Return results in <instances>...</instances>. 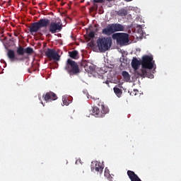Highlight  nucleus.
Wrapping results in <instances>:
<instances>
[{"mask_svg": "<svg viewBox=\"0 0 181 181\" xmlns=\"http://www.w3.org/2000/svg\"><path fill=\"white\" fill-rule=\"evenodd\" d=\"M64 70L69 74V76H77L80 73V68L76 61L68 59L66 63Z\"/></svg>", "mask_w": 181, "mask_h": 181, "instance_id": "5", "label": "nucleus"}, {"mask_svg": "<svg viewBox=\"0 0 181 181\" xmlns=\"http://www.w3.org/2000/svg\"><path fill=\"white\" fill-rule=\"evenodd\" d=\"M24 52L26 53V54H32L33 53V49L28 47L27 48L24 49Z\"/></svg>", "mask_w": 181, "mask_h": 181, "instance_id": "19", "label": "nucleus"}, {"mask_svg": "<svg viewBox=\"0 0 181 181\" xmlns=\"http://www.w3.org/2000/svg\"><path fill=\"white\" fill-rule=\"evenodd\" d=\"M93 2L95 4H103V2H104V0H93Z\"/></svg>", "mask_w": 181, "mask_h": 181, "instance_id": "22", "label": "nucleus"}, {"mask_svg": "<svg viewBox=\"0 0 181 181\" xmlns=\"http://www.w3.org/2000/svg\"><path fill=\"white\" fill-rule=\"evenodd\" d=\"M42 32L43 33H46L47 30H46V29H44V30H42Z\"/></svg>", "mask_w": 181, "mask_h": 181, "instance_id": "24", "label": "nucleus"}, {"mask_svg": "<svg viewBox=\"0 0 181 181\" xmlns=\"http://www.w3.org/2000/svg\"><path fill=\"white\" fill-rule=\"evenodd\" d=\"M88 36V37H90V39H94V37H95V33L92 31V32L89 33Z\"/></svg>", "mask_w": 181, "mask_h": 181, "instance_id": "21", "label": "nucleus"}, {"mask_svg": "<svg viewBox=\"0 0 181 181\" xmlns=\"http://www.w3.org/2000/svg\"><path fill=\"white\" fill-rule=\"evenodd\" d=\"M47 26L49 32L52 34L62 32V29H63V25L60 23H50V20L47 18H41L37 22H35L31 24L29 27V32L31 35H33V33H37L38 32V34L42 36L43 34L40 32V29H42V28H47Z\"/></svg>", "mask_w": 181, "mask_h": 181, "instance_id": "2", "label": "nucleus"}, {"mask_svg": "<svg viewBox=\"0 0 181 181\" xmlns=\"http://www.w3.org/2000/svg\"><path fill=\"white\" fill-rule=\"evenodd\" d=\"M81 65L83 67L86 71H88V73H89V71H93V64L88 62L87 60H83Z\"/></svg>", "mask_w": 181, "mask_h": 181, "instance_id": "10", "label": "nucleus"}, {"mask_svg": "<svg viewBox=\"0 0 181 181\" xmlns=\"http://www.w3.org/2000/svg\"><path fill=\"white\" fill-rule=\"evenodd\" d=\"M16 52L18 56H23V54H25V49L22 46L17 47Z\"/></svg>", "mask_w": 181, "mask_h": 181, "instance_id": "15", "label": "nucleus"}, {"mask_svg": "<svg viewBox=\"0 0 181 181\" xmlns=\"http://www.w3.org/2000/svg\"><path fill=\"white\" fill-rule=\"evenodd\" d=\"M101 112L102 114H108L110 112V109L108 107L104 106V105H101Z\"/></svg>", "mask_w": 181, "mask_h": 181, "instance_id": "18", "label": "nucleus"}, {"mask_svg": "<svg viewBox=\"0 0 181 181\" xmlns=\"http://www.w3.org/2000/svg\"><path fill=\"white\" fill-rule=\"evenodd\" d=\"M97 45L100 52H107L112 46V39L111 37H99L97 40Z\"/></svg>", "mask_w": 181, "mask_h": 181, "instance_id": "4", "label": "nucleus"}, {"mask_svg": "<svg viewBox=\"0 0 181 181\" xmlns=\"http://www.w3.org/2000/svg\"><path fill=\"white\" fill-rule=\"evenodd\" d=\"M141 64V61L138 60L136 58H134L132 61V67L134 70H138Z\"/></svg>", "mask_w": 181, "mask_h": 181, "instance_id": "11", "label": "nucleus"}, {"mask_svg": "<svg viewBox=\"0 0 181 181\" xmlns=\"http://www.w3.org/2000/svg\"><path fill=\"white\" fill-rule=\"evenodd\" d=\"M94 169L96 172L103 173L104 167H103V165H101V163L98 161H93L91 165V170H94Z\"/></svg>", "mask_w": 181, "mask_h": 181, "instance_id": "9", "label": "nucleus"}, {"mask_svg": "<svg viewBox=\"0 0 181 181\" xmlns=\"http://www.w3.org/2000/svg\"><path fill=\"white\" fill-rule=\"evenodd\" d=\"M106 1H107V2H111V1H112V0H106Z\"/></svg>", "mask_w": 181, "mask_h": 181, "instance_id": "27", "label": "nucleus"}, {"mask_svg": "<svg viewBox=\"0 0 181 181\" xmlns=\"http://www.w3.org/2000/svg\"><path fill=\"white\" fill-rule=\"evenodd\" d=\"M153 64H155V61H153V57L149 55H144L141 58V66L142 69L141 71L140 76L141 77H148V78H153V74H149L146 71V69L152 70L153 69Z\"/></svg>", "mask_w": 181, "mask_h": 181, "instance_id": "3", "label": "nucleus"}, {"mask_svg": "<svg viewBox=\"0 0 181 181\" xmlns=\"http://www.w3.org/2000/svg\"><path fill=\"white\" fill-rule=\"evenodd\" d=\"M125 1V2H131V1H132V0H124Z\"/></svg>", "mask_w": 181, "mask_h": 181, "instance_id": "26", "label": "nucleus"}, {"mask_svg": "<svg viewBox=\"0 0 181 181\" xmlns=\"http://www.w3.org/2000/svg\"><path fill=\"white\" fill-rule=\"evenodd\" d=\"M124 32V25L120 23H111L108 24L106 28L102 30L103 35L106 36H111L113 40H116L117 45L120 46H127L129 42V35L125 33H116Z\"/></svg>", "mask_w": 181, "mask_h": 181, "instance_id": "1", "label": "nucleus"}, {"mask_svg": "<svg viewBox=\"0 0 181 181\" xmlns=\"http://www.w3.org/2000/svg\"><path fill=\"white\" fill-rule=\"evenodd\" d=\"M69 98H67V96L62 97V101H63L64 105H69L70 103H71V100H69Z\"/></svg>", "mask_w": 181, "mask_h": 181, "instance_id": "17", "label": "nucleus"}, {"mask_svg": "<svg viewBox=\"0 0 181 181\" xmlns=\"http://www.w3.org/2000/svg\"><path fill=\"white\" fill-rule=\"evenodd\" d=\"M117 15L119 16H127L128 15V11L126 9H120L117 11Z\"/></svg>", "mask_w": 181, "mask_h": 181, "instance_id": "16", "label": "nucleus"}, {"mask_svg": "<svg viewBox=\"0 0 181 181\" xmlns=\"http://www.w3.org/2000/svg\"><path fill=\"white\" fill-rule=\"evenodd\" d=\"M69 57H71V59H78V52L77 50H74L72 52H69Z\"/></svg>", "mask_w": 181, "mask_h": 181, "instance_id": "12", "label": "nucleus"}, {"mask_svg": "<svg viewBox=\"0 0 181 181\" xmlns=\"http://www.w3.org/2000/svg\"><path fill=\"white\" fill-rule=\"evenodd\" d=\"M105 84H110V81H105Z\"/></svg>", "mask_w": 181, "mask_h": 181, "instance_id": "25", "label": "nucleus"}, {"mask_svg": "<svg viewBox=\"0 0 181 181\" xmlns=\"http://www.w3.org/2000/svg\"><path fill=\"white\" fill-rule=\"evenodd\" d=\"M7 57L9 59L10 62H16L18 60H23V59L18 58L16 57V54H15V51L13 49H8L7 51Z\"/></svg>", "mask_w": 181, "mask_h": 181, "instance_id": "8", "label": "nucleus"}, {"mask_svg": "<svg viewBox=\"0 0 181 181\" xmlns=\"http://www.w3.org/2000/svg\"><path fill=\"white\" fill-rule=\"evenodd\" d=\"M113 91L116 94L117 97H121V95H122V89H119L118 87H115L113 88Z\"/></svg>", "mask_w": 181, "mask_h": 181, "instance_id": "14", "label": "nucleus"}, {"mask_svg": "<svg viewBox=\"0 0 181 181\" xmlns=\"http://www.w3.org/2000/svg\"><path fill=\"white\" fill-rule=\"evenodd\" d=\"M122 75L123 78H124L125 81L128 82V81H129V80H131V76L129 75L128 71H123L122 72Z\"/></svg>", "mask_w": 181, "mask_h": 181, "instance_id": "13", "label": "nucleus"}, {"mask_svg": "<svg viewBox=\"0 0 181 181\" xmlns=\"http://www.w3.org/2000/svg\"><path fill=\"white\" fill-rule=\"evenodd\" d=\"M93 112L95 114V115H98V114H100V109L95 106L93 107Z\"/></svg>", "mask_w": 181, "mask_h": 181, "instance_id": "20", "label": "nucleus"}, {"mask_svg": "<svg viewBox=\"0 0 181 181\" xmlns=\"http://www.w3.org/2000/svg\"><path fill=\"white\" fill-rule=\"evenodd\" d=\"M45 56L50 60H56L57 62L60 60V55L57 54L55 49L48 48L45 52Z\"/></svg>", "mask_w": 181, "mask_h": 181, "instance_id": "6", "label": "nucleus"}, {"mask_svg": "<svg viewBox=\"0 0 181 181\" xmlns=\"http://www.w3.org/2000/svg\"><path fill=\"white\" fill-rule=\"evenodd\" d=\"M134 92L136 91V90H134Z\"/></svg>", "mask_w": 181, "mask_h": 181, "instance_id": "28", "label": "nucleus"}, {"mask_svg": "<svg viewBox=\"0 0 181 181\" xmlns=\"http://www.w3.org/2000/svg\"><path fill=\"white\" fill-rule=\"evenodd\" d=\"M42 98L46 103H52V101H56L57 100V95L56 93L49 91L42 95Z\"/></svg>", "mask_w": 181, "mask_h": 181, "instance_id": "7", "label": "nucleus"}, {"mask_svg": "<svg viewBox=\"0 0 181 181\" xmlns=\"http://www.w3.org/2000/svg\"><path fill=\"white\" fill-rule=\"evenodd\" d=\"M0 36H4V28H0Z\"/></svg>", "mask_w": 181, "mask_h": 181, "instance_id": "23", "label": "nucleus"}]
</instances>
